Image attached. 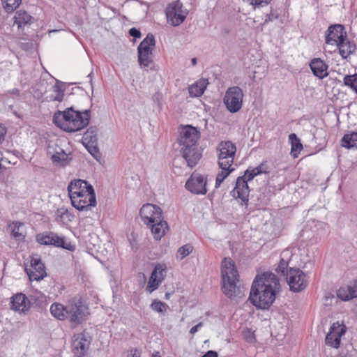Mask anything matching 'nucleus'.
Instances as JSON below:
<instances>
[{
  "instance_id": "a211bd4d",
  "label": "nucleus",
  "mask_w": 357,
  "mask_h": 357,
  "mask_svg": "<svg viewBox=\"0 0 357 357\" xmlns=\"http://www.w3.org/2000/svg\"><path fill=\"white\" fill-rule=\"evenodd\" d=\"M346 37L347 33L342 25H331L328 27L326 32V43L337 46Z\"/></svg>"
},
{
  "instance_id": "6e6552de",
  "label": "nucleus",
  "mask_w": 357,
  "mask_h": 357,
  "mask_svg": "<svg viewBox=\"0 0 357 357\" xmlns=\"http://www.w3.org/2000/svg\"><path fill=\"white\" fill-rule=\"evenodd\" d=\"M243 93L238 86L229 87L225 93L224 102L231 113L239 111L243 105Z\"/></svg>"
},
{
  "instance_id": "5701e85b",
  "label": "nucleus",
  "mask_w": 357,
  "mask_h": 357,
  "mask_svg": "<svg viewBox=\"0 0 357 357\" xmlns=\"http://www.w3.org/2000/svg\"><path fill=\"white\" fill-rule=\"evenodd\" d=\"M47 154L50 156L53 163L65 166L68 162V154L64 150L56 144L49 145L47 148Z\"/></svg>"
},
{
  "instance_id": "ea45409f",
  "label": "nucleus",
  "mask_w": 357,
  "mask_h": 357,
  "mask_svg": "<svg viewBox=\"0 0 357 357\" xmlns=\"http://www.w3.org/2000/svg\"><path fill=\"white\" fill-rule=\"evenodd\" d=\"M266 171L264 169V165H260L258 167L253 168L252 169H248L245 173L244 176L247 178L248 181L252 180L256 176L262 174L266 173Z\"/></svg>"
},
{
  "instance_id": "4c0bfd02",
  "label": "nucleus",
  "mask_w": 357,
  "mask_h": 357,
  "mask_svg": "<svg viewBox=\"0 0 357 357\" xmlns=\"http://www.w3.org/2000/svg\"><path fill=\"white\" fill-rule=\"evenodd\" d=\"M13 64L8 61H3L0 63V78L6 79L10 75Z\"/></svg>"
},
{
  "instance_id": "c85d7f7f",
  "label": "nucleus",
  "mask_w": 357,
  "mask_h": 357,
  "mask_svg": "<svg viewBox=\"0 0 357 357\" xmlns=\"http://www.w3.org/2000/svg\"><path fill=\"white\" fill-rule=\"evenodd\" d=\"M208 84V82L206 79H201L198 80L196 83L189 87L188 91L190 96L193 97L201 96L204 93Z\"/></svg>"
},
{
  "instance_id": "4d7b16f0",
  "label": "nucleus",
  "mask_w": 357,
  "mask_h": 357,
  "mask_svg": "<svg viewBox=\"0 0 357 357\" xmlns=\"http://www.w3.org/2000/svg\"><path fill=\"white\" fill-rule=\"evenodd\" d=\"M152 357H161L159 352H154L153 354H152Z\"/></svg>"
},
{
  "instance_id": "603ef678",
  "label": "nucleus",
  "mask_w": 357,
  "mask_h": 357,
  "mask_svg": "<svg viewBox=\"0 0 357 357\" xmlns=\"http://www.w3.org/2000/svg\"><path fill=\"white\" fill-rule=\"evenodd\" d=\"M6 130L3 127L0 125V143L4 139Z\"/></svg>"
},
{
  "instance_id": "a878e982",
  "label": "nucleus",
  "mask_w": 357,
  "mask_h": 357,
  "mask_svg": "<svg viewBox=\"0 0 357 357\" xmlns=\"http://www.w3.org/2000/svg\"><path fill=\"white\" fill-rule=\"evenodd\" d=\"M291 255V252L289 250H285L282 252L280 255L281 258L278 268H276V272L278 274H280V275H282L285 278L288 276L290 269L289 268V261Z\"/></svg>"
},
{
  "instance_id": "7ed1b4c3",
  "label": "nucleus",
  "mask_w": 357,
  "mask_h": 357,
  "mask_svg": "<svg viewBox=\"0 0 357 357\" xmlns=\"http://www.w3.org/2000/svg\"><path fill=\"white\" fill-rule=\"evenodd\" d=\"M90 110L86 109L82 112L75 111L69 107L64 111H57L53 116L55 125L68 132H73L86 127L89 123Z\"/></svg>"
},
{
  "instance_id": "c9c22d12",
  "label": "nucleus",
  "mask_w": 357,
  "mask_h": 357,
  "mask_svg": "<svg viewBox=\"0 0 357 357\" xmlns=\"http://www.w3.org/2000/svg\"><path fill=\"white\" fill-rule=\"evenodd\" d=\"M83 140L84 143H86V144H90L91 146L96 144L98 140L96 130L92 128L87 130V131L84 134Z\"/></svg>"
},
{
  "instance_id": "5fc2aeb1",
  "label": "nucleus",
  "mask_w": 357,
  "mask_h": 357,
  "mask_svg": "<svg viewBox=\"0 0 357 357\" xmlns=\"http://www.w3.org/2000/svg\"><path fill=\"white\" fill-rule=\"evenodd\" d=\"M11 94H14V95H19V90L17 89H14L13 90H11L10 91H9Z\"/></svg>"
},
{
  "instance_id": "9b49d317",
  "label": "nucleus",
  "mask_w": 357,
  "mask_h": 357,
  "mask_svg": "<svg viewBox=\"0 0 357 357\" xmlns=\"http://www.w3.org/2000/svg\"><path fill=\"white\" fill-rule=\"evenodd\" d=\"M139 215L146 225L160 221V219L163 218L162 209L152 204H144L139 211Z\"/></svg>"
},
{
  "instance_id": "72a5a7b5",
  "label": "nucleus",
  "mask_w": 357,
  "mask_h": 357,
  "mask_svg": "<svg viewBox=\"0 0 357 357\" xmlns=\"http://www.w3.org/2000/svg\"><path fill=\"white\" fill-rule=\"evenodd\" d=\"M357 142V132L345 134L342 139V146L347 149L354 147Z\"/></svg>"
},
{
  "instance_id": "2f4dec72",
  "label": "nucleus",
  "mask_w": 357,
  "mask_h": 357,
  "mask_svg": "<svg viewBox=\"0 0 357 357\" xmlns=\"http://www.w3.org/2000/svg\"><path fill=\"white\" fill-rule=\"evenodd\" d=\"M289 141L291 144V153L294 158H296L303 149V145L295 133H291L289 135Z\"/></svg>"
},
{
  "instance_id": "09e8293b",
  "label": "nucleus",
  "mask_w": 357,
  "mask_h": 357,
  "mask_svg": "<svg viewBox=\"0 0 357 357\" xmlns=\"http://www.w3.org/2000/svg\"><path fill=\"white\" fill-rule=\"evenodd\" d=\"M349 284L351 287V292L353 293V295H354L355 298H357V279Z\"/></svg>"
},
{
  "instance_id": "412c9836",
  "label": "nucleus",
  "mask_w": 357,
  "mask_h": 357,
  "mask_svg": "<svg viewBox=\"0 0 357 357\" xmlns=\"http://www.w3.org/2000/svg\"><path fill=\"white\" fill-rule=\"evenodd\" d=\"M249 181L244 176H239L236 182V186L231 191L234 197L239 198L245 204H248L250 189L248 185Z\"/></svg>"
},
{
  "instance_id": "423d86ee",
  "label": "nucleus",
  "mask_w": 357,
  "mask_h": 357,
  "mask_svg": "<svg viewBox=\"0 0 357 357\" xmlns=\"http://www.w3.org/2000/svg\"><path fill=\"white\" fill-rule=\"evenodd\" d=\"M218 165L221 169H228L231 167L236 147L230 141L221 142L218 146Z\"/></svg>"
},
{
  "instance_id": "49530a36",
  "label": "nucleus",
  "mask_w": 357,
  "mask_h": 357,
  "mask_svg": "<svg viewBox=\"0 0 357 357\" xmlns=\"http://www.w3.org/2000/svg\"><path fill=\"white\" fill-rule=\"evenodd\" d=\"M126 357H141V351L137 349H132L127 351Z\"/></svg>"
},
{
  "instance_id": "2eb2a0df",
  "label": "nucleus",
  "mask_w": 357,
  "mask_h": 357,
  "mask_svg": "<svg viewBox=\"0 0 357 357\" xmlns=\"http://www.w3.org/2000/svg\"><path fill=\"white\" fill-rule=\"evenodd\" d=\"M93 188L87 181L82 179H77L71 181L68 186V191L71 201L78 203L77 198L79 195L86 193L89 190L92 192Z\"/></svg>"
},
{
  "instance_id": "864d4df0",
  "label": "nucleus",
  "mask_w": 357,
  "mask_h": 357,
  "mask_svg": "<svg viewBox=\"0 0 357 357\" xmlns=\"http://www.w3.org/2000/svg\"><path fill=\"white\" fill-rule=\"evenodd\" d=\"M273 20V15L271 13L266 16V18L265 19L264 22L267 23L268 22H271Z\"/></svg>"
},
{
  "instance_id": "aec40b11",
  "label": "nucleus",
  "mask_w": 357,
  "mask_h": 357,
  "mask_svg": "<svg viewBox=\"0 0 357 357\" xmlns=\"http://www.w3.org/2000/svg\"><path fill=\"white\" fill-rule=\"evenodd\" d=\"M90 341L83 333L74 335L73 338V352L77 357H86Z\"/></svg>"
},
{
  "instance_id": "39448f33",
  "label": "nucleus",
  "mask_w": 357,
  "mask_h": 357,
  "mask_svg": "<svg viewBox=\"0 0 357 357\" xmlns=\"http://www.w3.org/2000/svg\"><path fill=\"white\" fill-rule=\"evenodd\" d=\"M155 45L154 36L152 33H148L137 47L138 62L142 68L149 67L152 63V54Z\"/></svg>"
},
{
  "instance_id": "f257e3e1",
  "label": "nucleus",
  "mask_w": 357,
  "mask_h": 357,
  "mask_svg": "<svg viewBox=\"0 0 357 357\" xmlns=\"http://www.w3.org/2000/svg\"><path fill=\"white\" fill-rule=\"evenodd\" d=\"M279 289L280 282L277 276L272 273H264L254 280L249 300L259 309H268L273 303Z\"/></svg>"
},
{
  "instance_id": "3c124183",
  "label": "nucleus",
  "mask_w": 357,
  "mask_h": 357,
  "mask_svg": "<svg viewBox=\"0 0 357 357\" xmlns=\"http://www.w3.org/2000/svg\"><path fill=\"white\" fill-rule=\"evenodd\" d=\"M203 326V323L202 322H199L198 324L195 325V326L192 327L190 331V333L192 334V335H194L195 333H196L198 330L202 328Z\"/></svg>"
},
{
  "instance_id": "dca6fc26",
  "label": "nucleus",
  "mask_w": 357,
  "mask_h": 357,
  "mask_svg": "<svg viewBox=\"0 0 357 357\" xmlns=\"http://www.w3.org/2000/svg\"><path fill=\"white\" fill-rule=\"evenodd\" d=\"M10 307L18 313L26 314L31 309V303L25 294L17 293L10 298Z\"/></svg>"
},
{
  "instance_id": "9d476101",
  "label": "nucleus",
  "mask_w": 357,
  "mask_h": 357,
  "mask_svg": "<svg viewBox=\"0 0 357 357\" xmlns=\"http://www.w3.org/2000/svg\"><path fill=\"white\" fill-rule=\"evenodd\" d=\"M286 280L291 291H301L306 288L308 276L299 268H290Z\"/></svg>"
},
{
  "instance_id": "58836bf2",
  "label": "nucleus",
  "mask_w": 357,
  "mask_h": 357,
  "mask_svg": "<svg viewBox=\"0 0 357 357\" xmlns=\"http://www.w3.org/2000/svg\"><path fill=\"white\" fill-rule=\"evenodd\" d=\"M2 5L7 13H13L22 3V0H1Z\"/></svg>"
},
{
  "instance_id": "6e6d98bb",
  "label": "nucleus",
  "mask_w": 357,
  "mask_h": 357,
  "mask_svg": "<svg viewBox=\"0 0 357 357\" xmlns=\"http://www.w3.org/2000/svg\"><path fill=\"white\" fill-rule=\"evenodd\" d=\"M191 63H192V66H195L197 64V59L196 58H192L191 59Z\"/></svg>"
},
{
  "instance_id": "8fccbe9b",
  "label": "nucleus",
  "mask_w": 357,
  "mask_h": 357,
  "mask_svg": "<svg viewBox=\"0 0 357 357\" xmlns=\"http://www.w3.org/2000/svg\"><path fill=\"white\" fill-rule=\"evenodd\" d=\"M129 33L131 36L135 38H139L141 36L140 31L135 28H131L129 31Z\"/></svg>"
},
{
  "instance_id": "f3484780",
  "label": "nucleus",
  "mask_w": 357,
  "mask_h": 357,
  "mask_svg": "<svg viewBox=\"0 0 357 357\" xmlns=\"http://www.w3.org/2000/svg\"><path fill=\"white\" fill-rule=\"evenodd\" d=\"M166 275V266L164 264H157L153 271L146 286V291L150 294L158 289Z\"/></svg>"
},
{
  "instance_id": "79ce46f5",
  "label": "nucleus",
  "mask_w": 357,
  "mask_h": 357,
  "mask_svg": "<svg viewBox=\"0 0 357 357\" xmlns=\"http://www.w3.org/2000/svg\"><path fill=\"white\" fill-rule=\"evenodd\" d=\"M344 84L357 93V74L346 75L344 77Z\"/></svg>"
},
{
  "instance_id": "393cba45",
  "label": "nucleus",
  "mask_w": 357,
  "mask_h": 357,
  "mask_svg": "<svg viewBox=\"0 0 357 357\" xmlns=\"http://www.w3.org/2000/svg\"><path fill=\"white\" fill-rule=\"evenodd\" d=\"M310 67L312 73L317 77L323 79L328 76V66L319 58L312 59Z\"/></svg>"
},
{
  "instance_id": "4be33fe9",
  "label": "nucleus",
  "mask_w": 357,
  "mask_h": 357,
  "mask_svg": "<svg viewBox=\"0 0 357 357\" xmlns=\"http://www.w3.org/2000/svg\"><path fill=\"white\" fill-rule=\"evenodd\" d=\"M78 203L71 201L72 205L79 211L88 210L91 206H95L96 204V199L94 190L92 189V192L89 190L86 193H83L78 196Z\"/></svg>"
},
{
  "instance_id": "c756f323",
  "label": "nucleus",
  "mask_w": 357,
  "mask_h": 357,
  "mask_svg": "<svg viewBox=\"0 0 357 357\" xmlns=\"http://www.w3.org/2000/svg\"><path fill=\"white\" fill-rule=\"evenodd\" d=\"M8 228L10 229L11 235L17 240H20L25 236V229L23 223L15 221L8 224Z\"/></svg>"
},
{
  "instance_id": "c03bdc74",
  "label": "nucleus",
  "mask_w": 357,
  "mask_h": 357,
  "mask_svg": "<svg viewBox=\"0 0 357 357\" xmlns=\"http://www.w3.org/2000/svg\"><path fill=\"white\" fill-rule=\"evenodd\" d=\"M337 357H357V350L352 344H347Z\"/></svg>"
},
{
  "instance_id": "bf43d9fd",
  "label": "nucleus",
  "mask_w": 357,
  "mask_h": 357,
  "mask_svg": "<svg viewBox=\"0 0 357 357\" xmlns=\"http://www.w3.org/2000/svg\"><path fill=\"white\" fill-rule=\"evenodd\" d=\"M335 298L333 294H330L328 296H326V300H328V298H331L332 299V298Z\"/></svg>"
},
{
  "instance_id": "ddd939ff",
  "label": "nucleus",
  "mask_w": 357,
  "mask_h": 357,
  "mask_svg": "<svg viewBox=\"0 0 357 357\" xmlns=\"http://www.w3.org/2000/svg\"><path fill=\"white\" fill-rule=\"evenodd\" d=\"M346 333V326L338 321L334 323L330 328L326 337V344L333 348L337 349L340 345L341 337Z\"/></svg>"
},
{
  "instance_id": "1a4fd4ad",
  "label": "nucleus",
  "mask_w": 357,
  "mask_h": 357,
  "mask_svg": "<svg viewBox=\"0 0 357 357\" xmlns=\"http://www.w3.org/2000/svg\"><path fill=\"white\" fill-rule=\"evenodd\" d=\"M36 241L42 245H54L70 251L74 250L75 248L74 245L66 241L65 237L60 236L56 233L51 231L37 234Z\"/></svg>"
},
{
  "instance_id": "473e14b6",
  "label": "nucleus",
  "mask_w": 357,
  "mask_h": 357,
  "mask_svg": "<svg viewBox=\"0 0 357 357\" xmlns=\"http://www.w3.org/2000/svg\"><path fill=\"white\" fill-rule=\"evenodd\" d=\"M337 296L343 301H348L355 298L351 292L350 284L341 286L337 290Z\"/></svg>"
},
{
  "instance_id": "a19ab883",
  "label": "nucleus",
  "mask_w": 357,
  "mask_h": 357,
  "mask_svg": "<svg viewBox=\"0 0 357 357\" xmlns=\"http://www.w3.org/2000/svg\"><path fill=\"white\" fill-rule=\"evenodd\" d=\"M234 170V168L230 167L228 169H222L220 172H219L216 176L215 179V188H218L220 186L221 183Z\"/></svg>"
},
{
  "instance_id": "b1692460",
  "label": "nucleus",
  "mask_w": 357,
  "mask_h": 357,
  "mask_svg": "<svg viewBox=\"0 0 357 357\" xmlns=\"http://www.w3.org/2000/svg\"><path fill=\"white\" fill-rule=\"evenodd\" d=\"M183 158L190 167H195L202 157V153L197 146L181 148V150Z\"/></svg>"
},
{
  "instance_id": "13d9d810",
  "label": "nucleus",
  "mask_w": 357,
  "mask_h": 357,
  "mask_svg": "<svg viewBox=\"0 0 357 357\" xmlns=\"http://www.w3.org/2000/svg\"><path fill=\"white\" fill-rule=\"evenodd\" d=\"M171 294H172V293L167 292L165 294V298L167 299V300L169 299Z\"/></svg>"
},
{
  "instance_id": "4468645a",
  "label": "nucleus",
  "mask_w": 357,
  "mask_h": 357,
  "mask_svg": "<svg viewBox=\"0 0 357 357\" xmlns=\"http://www.w3.org/2000/svg\"><path fill=\"white\" fill-rule=\"evenodd\" d=\"M185 188L196 195H205L207 192L206 178L199 174H192L185 183Z\"/></svg>"
},
{
  "instance_id": "0eeeda50",
  "label": "nucleus",
  "mask_w": 357,
  "mask_h": 357,
  "mask_svg": "<svg viewBox=\"0 0 357 357\" xmlns=\"http://www.w3.org/2000/svg\"><path fill=\"white\" fill-rule=\"evenodd\" d=\"M166 17L168 23L172 26H177L182 24L185 20L188 12L183 8L180 1H175L169 3L165 10Z\"/></svg>"
},
{
  "instance_id": "6ab92c4d",
  "label": "nucleus",
  "mask_w": 357,
  "mask_h": 357,
  "mask_svg": "<svg viewBox=\"0 0 357 357\" xmlns=\"http://www.w3.org/2000/svg\"><path fill=\"white\" fill-rule=\"evenodd\" d=\"M26 270L31 280H43L47 275L44 264L38 257L31 258V267Z\"/></svg>"
},
{
  "instance_id": "a18cd8bd",
  "label": "nucleus",
  "mask_w": 357,
  "mask_h": 357,
  "mask_svg": "<svg viewBox=\"0 0 357 357\" xmlns=\"http://www.w3.org/2000/svg\"><path fill=\"white\" fill-rule=\"evenodd\" d=\"M242 336L243 339L249 343H253L255 342L254 332L250 328H244L242 331Z\"/></svg>"
},
{
  "instance_id": "f8f14e48",
  "label": "nucleus",
  "mask_w": 357,
  "mask_h": 357,
  "mask_svg": "<svg viewBox=\"0 0 357 357\" xmlns=\"http://www.w3.org/2000/svg\"><path fill=\"white\" fill-rule=\"evenodd\" d=\"M199 138V132L197 128L190 125L184 126L180 133L178 142L181 148L195 146Z\"/></svg>"
},
{
  "instance_id": "e433bc0d",
  "label": "nucleus",
  "mask_w": 357,
  "mask_h": 357,
  "mask_svg": "<svg viewBox=\"0 0 357 357\" xmlns=\"http://www.w3.org/2000/svg\"><path fill=\"white\" fill-rule=\"evenodd\" d=\"M193 251V246L190 244H185L177 250L176 258L178 261L183 260Z\"/></svg>"
},
{
  "instance_id": "bb28decb",
  "label": "nucleus",
  "mask_w": 357,
  "mask_h": 357,
  "mask_svg": "<svg viewBox=\"0 0 357 357\" xmlns=\"http://www.w3.org/2000/svg\"><path fill=\"white\" fill-rule=\"evenodd\" d=\"M148 226L151 228L155 240H160L169 229L167 222L163 220V218L160 219V221L153 222Z\"/></svg>"
},
{
  "instance_id": "f704fd0d",
  "label": "nucleus",
  "mask_w": 357,
  "mask_h": 357,
  "mask_svg": "<svg viewBox=\"0 0 357 357\" xmlns=\"http://www.w3.org/2000/svg\"><path fill=\"white\" fill-rule=\"evenodd\" d=\"M64 91L59 85H54L52 87V93L49 96L50 101L61 102L63 100Z\"/></svg>"
},
{
  "instance_id": "20e7f679",
  "label": "nucleus",
  "mask_w": 357,
  "mask_h": 357,
  "mask_svg": "<svg viewBox=\"0 0 357 357\" xmlns=\"http://www.w3.org/2000/svg\"><path fill=\"white\" fill-rule=\"evenodd\" d=\"M221 276L222 280V291L228 298L234 297L238 287V273L234 262L230 258H225L222 261Z\"/></svg>"
},
{
  "instance_id": "37998d69",
  "label": "nucleus",
  "mask_w": 357,
  "mask_h": 357,
  "mask_svg": "<svg viewBox=\"0 0 357 357\" xmlns=\"http://www.w3.org/2000/svg\"><path fill=\"white\" fill-rule=\"evenodd\" d=\"M151 308L154 312L165 314L167 312L168 305L160 301L154 300L151 304Z\"/></svg>"
},
{
  "instance_id": "cd10ccee",
  "label": "nucleus",
  "mask_w": 357,
  "mask_h": 357,
  "mask_svg": "<svg viewBox=\"0 0 357 357\" xmlns=\"http://www.w3.org/2000/svg\"><path fill=\"white\" fill-rule=\"evenodd\" d=\"M337 47L339 49L340 55L344 59L353 54L356 49L355 43L348 40L347 37L344 38L342 41L337 45Z\"/></svg>"
},
{
  "instance_id": "7c9ffc66",
  "label": "nucleus",
  "mask_w": 357,
  "mask_h": 357,
  "mask_svg": "<svg viewBox=\"0 0 357 357\" xmlns=\"http://www.w3.org/2000/svg\"><path fill=\"white\" fill-rule=\"evenodd\" d=\"M32 17L25 10H20L14 15V22L21 28L31 22Z\"/></svg>"
},
{
  "instance_id": "f03ea898",
  "label": "nucleus",
  "mask_w": 357,
  "mask_h": 357,
  "mask_svg": "<svg viewBox=\"0 0 357 357\" xmlns=\"http://www.w3.org/2000/svg\"><path fill=\"white\" fill-rule=\"evenodd\" d=\"M51 314L59 320H68L75 325L80 324L89 314L88 307L79 297L68 300L66 305L54 303L50 306Z\"/></svg>"
},
{
  "instance_id": "de8ad7c7",
  "label": "nucleus",
  "mask_w": 357,
  "mask_h": 357,
  "mask_svg": "<svg viewBox=\"0 0 357 357\" xmlns=\"http://www.w3.org/2000/svg\"><path fill=\"white\" fill-rule=\"evenodd\" d=\"M89 151L90 152V153L95 158H97L98 156H99L100 155V153L98 151V150L97 149V148L96 146H94L93 145L91 146L90 145V148L89 149Z\"/></svg>"
}]
</instances>
